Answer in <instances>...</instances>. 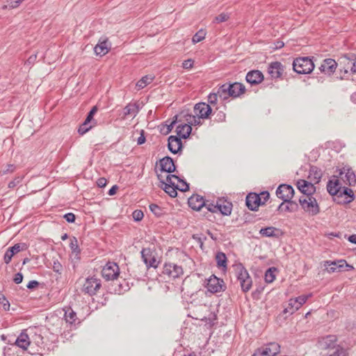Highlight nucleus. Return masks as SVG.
Instances as JSON below:
<instances>
[{"mask_svg":"<svg viewBox=\"0 0 356 356\" xmlns=\"http://www.w3.org/2000/svg\"><path fill=\"white\" fill-rule=\"evenodd\" d=\"M327 191L338 204H346L352 202L355 199L353 190L342 186L338 177L336 175H333L327 181Z\"/></svg>","mask_w":356,"mask_h":356,"instance_id":"f257e3e1","label":"nucleus"},{"mask_svg":"<svg viewBox=\"0 0 356 356\" xmlns=\"http://www.w3.org/2000/svg\"><path fill=\"white\" fill-rule=\"evenodd\" d=\"M337 337L335 335H327L319 341V344L323 349H334L332 354L329 356H346L348 355V349L341 345L337 344Z\"/></svg>","mask_w":356,"mask_h":356,"instance_id":"f03ea898","label":"nucleus"},{"mask_svg":"<svg viewBox=\"0 0 356 356\" xmlns=\"http://www.w3.org/2000/svg\"><path fill=\"white\" fill-rule=\"evenodd\" d=\"M314 67V63L309 57H298L293 61V70L300 74L311 73Z\"/></svg>","mask_w":356,"mask_h":356,"instance_id":"7ed1b4c3","label":"nucleus"},{"mask_svg":"<svg viewBox=\"0 0 356 356\" xmlns=\"http://www.w3.org/2000/svg\"><path fill=\"white\" fill-rule=\"evenodd\" d=\"M356 59V54L353 53L347 54L339 58L338 63L339 79H344L347 78L349 70L351 72L353 61Z\"/></svg>","mask_w":356,"mask_h":356,"instance_id":"20e7f679","label":"nucleus"},{"mask_svg":"<svg viewBox=\"0 0 356 356\" xmlns=\"http://www.w3.org/2000/svg\"><path fill=\"white\" fill-rule=\"evenodd\" d=\"M298 202L302 209L309 216H314L320 213L319 205L313 195L309 197L302 195L299 197Z\"/></svg>","mask_w":356,"mask_h":356,"instance_id":"39448f33","label":"nucleus"},{"mask_svg":"<svg viewBox=\"0 0 356 356\" xmlns=\"http://www.w3.org/2000/svg\"><path fill=\"white\" fill-rule=\"evenodd\" d=\"M236 277L240 282L241 290L243 292H248L252 287V280L248 270L242 264H238L236 266Z\"/></svg>","mask_w":356,"mask_h":356,"instance_id":"423d86ee","label":"nucleus"},{"mask_svg":"<svg viewBox=\"0 0 356 356\" xmlns=\"http://www.w3.org/2000/svg\"><path fill=\"white\" fill-rule=\"evenodd\" d=\"M280 353V346L276 342H270L258 348L252 356H277Z\"/></svg>","mask_w":356,"mask_h":356,"instance_id":"0eeeda50","label":"nucleus"},{"mask_svg":"<svg viewBox=\"0 0 356 356\" xmlns=\"http://www.w3.org/2000/svg\"><path fill=\"white\" fill-rule=\"evenodd\" d=\"M102 286L101 280L95 276L88 277L86 279L83 285L82 291L90 296L96 294L97 291Z\"/></svg>","mask_w":356,"mask_h":356,"instance_id":"6e6552de","label":"nucleus"},{"mask_svg":"<svg viewBox=\"0 0 356 356\" xmlns=\"http://www.w3.org/2000/svg\"><path fill=\"white\" fill-rule=\"evenodd\" d=\"M162 274L168 276L170 279L180 277L184 274V270L181 266L174 263H165L163 265Z\"/></svg>","mask_w":356,"mask_h":356,"instance_id":"1a4fd4ad","label":"nucleus"},{"mask_svg":"<svg viewBox=\"0 0 356 356\" xmlns=\"http://www.w3.org/2000/svg\"><path fill=\"white\" fill-rule=\"evenodd\" d=\"M102 275L106 281H113L120 275V268L115 262H108L102 270Z\"/></svg>","mask_w":356,"mask_h":356,"instance_id":"9d476101","label":"nucleus"},{"mask_svg":"<svg viewBox=\"0 0 356 356\" xmlns=\"http://www.w3.org/2000/svg\"><path fill=\"white\" fill-rule=\"evenodd\" d=\"M208 291L212 293L225 291L227 289L223 280L217 277L216 275H211L207 282Z\"/></svg>","mask_w":356,"mask_h":356,"instance_id":"9b49d317","label":"nucleus"},{"mask_svg":"<svg viewBox=\"0 0 356 356\" xmlns=\"http://www.w3.org/2000/svg\"><path fill=\"white\" fill-rule=\"evenodd\" d=\"M294 193L293 188L289 184H280L276 190L277 197L282 200L284 202H289V200H292Z\"/></svg>","mask_w":356,"mask_h":356,"instance_id":"f8f14e48","label":"nucleus"},{"mask_svg":"<svg viewBox=\"0 0 356 356\" xmlns=\"http://www.w3.org/2000/svg\"><path fill=\"white\" fill-rule=\"evenodd\" d=\"M107 287L109 293L118 294L124 293L130 289L128 282L125 280H123L122 282H121L118 278L111 281V283Z\"/></svg>","mask_w":356,"mask_h":356,"instance_id":"ddd939ff","label":"nucleus"},{"mask_svg":"<svg viewBox=\"0 0 356 356\" xmlns=\"http://www.w3.org/2000/svg\"><path fill=\"white\" fill-rule=\"evenodd\" d=\"M338 67V63L332 58H325L318 67L319 70L325 75H332Z\"/></svg>","mask_w":356,"mask_h":356,"instance_id":"4468645a","label":"nucleus"},{"mask_svg":"<svg viewBox=\"0 0 356 356\" xmlns=\"http://www.w3.org/2000/svg\"><path fill=\"white\" fill-rule=\"evenodd\" d=\"M339 175L346 184L353 186L356 184V175L350 168L343 167L341 169H339Z\"/></svg>","mask_w":356,"mask_h":356,"instance_id":"2eb2a0df","label":"nucleus"},{"mask_svg":"<svg viewBox=\"0 0 356 356\" xmlns=\"http://www.w3.org/2000/svg\"><path fill=\"white\" fill-rule=\"evenodd\" d=\"M141 257L143 262L145 264L147 268H156L159 265V261H156L152 252L149 248H143L141 252Z\"/></svg>","mask_w":356,"mask_h":356,"instance_id":"dca6fc26","label":"nucleus"},{"mask_svg":"<svg viewBox=\"0 0 356 356\" xmlns=\"http://www.w3.org/2000/svg\"><path fill=\"white\" fill-rule=\"evenodd\" d=\"M195 114L202 119H207L212 112V108L209 104L204 102H200L194 106Z\"/></svg>","mask_w":356,"mask_h":356,"instance_id":"f3484780","label":"nucleus"},{"mask_svg":"<svg viewBox=\"0 0 356 356\" xmlns=\"http://www.w3.org/2000/svg\"><path fill=\"white\" fill-rule=\"evenodd\" d=\"M297 188L305 197L313 195L316 191V187L311 182L305 179H299L296 183Z\"/></svg>","mask_w":356,"mask_h":356,"instance_id":"a211bd4d","label":"nucleus"},{"mask_svg":"<svg viewBox=\"0 0 356 356\" xmlns=\"http://www.w3.org/2000/svg\"><path fill=\"white\" fill-rule=\"evenodd\" d=\"M284 71V66L279 61L272 62L268 67V72L272 79H277L282 78Z\"/></svg>","mask_w":356,"mask_h":356,"instance_id":"6ab92c4d","label":"nucleus"},{"mask_svg":"<svg viewBox=\"0 0 356 356\" xmlns=\"http://www.w3.org/2000/svg\"><path fill=\"white\" fill-rule=\"evenodd\" d=\"M245 204L251 211H257L259 207L262 205L259 195L255 193H250L245 199Z\"/></svg>","mask_w":356,"mask_h":356,"instance_id":"aec40b11","label":"nucleus"},{"mask_svg":"<svg viewBox=\"0 0 356 356\" xmlns=\"http://www.w3.org/2000/svg\"><path fill=\"white\" fill-rule=\"evenodd\" d=\"M344 264H346V261L343 259L333 261H325L323 266L329 273H332L344 270Z\"/></svg>","mask_w":356,"mask_h":356,"instance_id":"412c9836","label":"nucleus"},{"mask_svg":"<svg viewBox=\"0 0 356 356\" xmlns=\"http://www.w3.org/2000/svg\"><path fill=\"white\" fill-rule=\"evenodd\" d=\"M168 148L172 154L180 152L183 148V143L179 138L175 136H170L168 139Z\"/></svg>","mask_w":356,"mask_h":356,"instance_id":"4be33fe9","label":"nucleus"},{"mask_svg":"<svg viewBox=\"0 0 356 356\" xmlns=\"http://www.w3.org/2000/svg\"><path fill=\"white\" fill-rule=\"evenodd\" d=\"M159 165L161 172L171 173L176 170V166L173 159L168 156L159 160Z\"/></svg>","mask_w":356,"mask_h":356,"instance_id":"5701e85b","label":"nucleus"},{"mask_svg":"<svg viewBox=\"0 0 356 356\" xmlns=\"http://www.w3.org/2000/svg\"><path fill=\"white\" fill-rule=\"evenodd\" d=\"M205 199L197 194H193L188 200V206L195 211H200L203 209Z\"/></svg>","mask_w":356,"mask_h":356,"instance_id":"b1692460","label":"nucleus"},{"mask_svg":"<svg viewBox=\"0 0 356 356\" xmlns=\"http://www.w3.org/2000/svg\"><path fill=\"white\" fill-rule=\"evenodd\" d=\"M64 311V318L67 323L74 326L81 323V321L77 317L76 313L70 307H65Z\"/></svg>","mask_w":356,"mask_h":356,"instance_id":"393cba45","label":"nucleus"},{"mask_svg":"<svg viewBox=\"0 0 356 356\" xmlns=\"http://www.w3.org/2000/svg\"><path fill=\"white\" fill-rule=\"evenodd\" d=\"M218 212H220L223 216H229L232 213L233 204L230 201L225 199L217 200Z\"/></svg>","mask_w":356,"mask_h":356,"instance_id":"a878e982","label":"nucleus"},{"mask_svg":"<svg viewBox=\"0 0 356 356\" xmlns=\"http://www.w3.org/2000/svg\"><path fill=\"white\" fill-rule=\"evenodd\" d=\"M245 80L251 85H257L264 80V75L259 70H251L247 73Z\"/></svg>","mask_w":356,"mask_h":356,"instance_id":"bb28decb","label":"nucleus"},{"mask_svg":"<svg viewBox=\"0 0 356 356\" xmlns=\"http://www.w3.org/2000/svg\"><path fill=\"white\" fill-rule=\"evenodd\" d=\"M299 209L298 204L293 200L289 202H282L277 207L279 211L296 212Z\"/></svg>","mask_w":356,"mask_h":356,"instance_id":"cd10ccee","label":"nucleus"},{"mask_svg":"<svg viewBox=\"0 0 356 356\" xmlns=\"http://www.w3.org/2000/svg\"><path fill=\"white\" fill-rule=\"evenodd\" d=\"M192 131V127L188 124H179L176 128L177 136L181 140L186 139L189 137Z\"/></svg>","mask_w":356,"mask_h":356,"instance_id":"c85d7f7f","label":"nucleus"},{"mask_svg":"<svg viewBox=\"0 0 356 356\" xmlns=\"http://www.w3.org/2000/svg\"><path fill=\"white\" fill-rule=\"evenodd\" d=\"M29 344L30 340L29 335L26 332H22L15 340V342L13 345L21 348L23 350H26Z\"/></svg>","mask_w":356,"mask_h":356,"instance_id":"c756f323","label":"nucleus"},{"mask_svg":"<svg viewBox=\"0 0 356 356\" xmlns=\"http://www.w3.org/2000/svg\"><path fill=\"white\" fill-rule=\"evenodd\" d=\"M229 88H230L231 97L233 98H236V97H239L241 95L243 94L245 91V86L238 82L229 83Z\"/></svg>","mask_w":356,"mask_h":356,"instance_id":"7c9ffc66","label":"nucleus"},{"mask_svg":"<svg viewBox=\"0 0 356 356\" xmlns=\"http://www.w3.org/2000/svg\"><path fill=\"white\" fill-rule=\"evenodd\" d=\"M140 108L137 102L129 103L123 108V116L122 118L125 119L128 115H133L135 117L139 112Z\"/></svg>","mask_w":356,"mask_h":356,"instance_id":"2f4dec72","label":"nucleus"},{"mask_svg":"<svg viewBox=\"0 0 356 356\" xmlns=\"http://www.w3.org/2000/svg\"><path fill=\"white\" fill-rule=\"evenodd\" d=\"M109 49L108 40H104L103 41H99L98 44H96L94 47V51L96 55L103 56L108 52Z\"/></svg>","mask_w":356,"mask_h":356,"instance_id":"473e14b6","label":"nucleus"},{"mask_svg":"<svg viewBox=\"0 0 356 356\" xmlns=\"http://www.w3.org/2000/svg\"><path fill=\"white\" fill-rule=\"evenodd\" d=\"M322 176H323V172H322L321 169H320L319 168H318L315 165L310 166L309 171V176H308V177L310 179L315 181L316 183H318L320 181V180L321 179Z\"/></svg>","mask_w":356,"mask_h":356,"instance_id":"72a5a7b5","label":"nucleus"},{"mask_svg":"<svg viewBox=\"0 0 356 356\" xmlns=\"http://www.w3.org/2000/svg\"><path fill=\"white\" fill-rule=\"evenodd\" d=\"M168 120L165 124H162L160 127V132L163 135L170 134L175 124L177 122V115L174 116L172 120L168 123Z\"/></svg>","mask_w":356,"mask_h":356,"instance_id":"f704fd0d","label":"nucleus"},{"mask_svg":"<svg viewBox=\"0 0 356 356\" xmlns=\"http://www.w3.org/2000/svg\"><path fill=\"white\" fill-rule=\"evenodd\" d=\"M280 232V229L276 227H266L261 228L259 231V234L262 236L277 238L279 236V235L276 232Z\"/></svg>","mask_w":356,"mask_h":356,"instance_id":"c9c22d12","label":"nucleus"},{"mask_svg":"<svg viewBox=\"0 0 356 356\" xmlns=\"http://www.w3.org/2000/svg\"><path fill=\"white\" fill-rule=\"evenodd\" d=\"M216 261L217 266L222 270H226L227 267V258L226 254L222 252H218L216 254Z\"/></svg>","mask_w":356,"mask_h":356,"instance_id":"e433bc0d","label":"nucleus"},{"mask_svg":"<svg viewBox=\"0 0 356 356\" xmlns=\"http://www.w3.org/2000/svg\"><path fill=\"white\" fill-rule=\"evenodd\" d=\"M70 248L74 258L80 259L81 249L79 248L78 240L75 236L70 238Z\"/></svg>","mask_w":356,"mask_h":356,"instance_id":"4c0bfd02","label":"nucleus"},{"mask_svg":"<svg viewBox=\"0 0 356 356\" xmlns=\"http://www.w3.org/2000/svg\"><path fill=\"white\" fill-rule=\"evenodd\" d=\"M218 94L220 99L225 100L231 97L230 88L229 83H224L218 88Z\"/></svg>","mask_w":356,"mask_h":356,"instance_id":"58836bf2","label":"nucleus"},{"mask_svg":"<svg viewBox=\"0 0 356 356\" xmlns=\"http://www.w3.org/2000/svg\"><path fill=\"white\" fill-rule=\"evenodd\" d=\"M165 184V186L163 187V191L168 193L170 197H175L177 195V190H179V186L175 183Z\"/></svg>","mask_w":356,"mask_h":356,"instance_id":"ea45409f","label":"nucleus"},{"mask_svg":"<svg viewBox=\"0 0 356 356\" xmlns=\"http://www.w3.org/2000/svg\"><path fill=\"white\" fill-rule=\"evenodd\" d=\"M154 76L152 75H145L143 76L136 84L138 90H140L146 87L148 84L151 83L154 80Z\"/></svg>","mask_w":356,"mask_h":356,"instance_id":"a19ab883","label":"nucleus"},{"mask_svg":"<svg viewBox=\"0 0 356 356\" xmlns=\"http://www.w3.org/2000/svg\"><path fill=\"white\" fill-rule=\"evenodd\" d=\"M149 210L154 213V215L160 218L165 214V211L163 208L161 207L156 204H150L149 205Z\"/></svg>","mask_w":356,"mask_h":356,"instance_id":"79ce46f5","label":"nucleus"},{"mask_svg":"<svg viewBox=\"0 0 356 356\" xmlns=\"http://www.w3.org/2000/svg\"><path fill=\"white\" fill-rule=\"evenodd\" d=\"M27 245L24 243H16L13 246L8 248L7 250L11 252L14 256L18 252L26 250L27 249Z\"/></svg>","mask_w":356,"mask_h":356,"instance_id":"37998d69","label":"nucleus"},{"mask_svg":"<svg viewBox=\"0 0 356 356\" xmlns=\"http://www.w3.org/2000/svg\"><path fill=\"white\" fill-rule=\"evenodd\" d=\"M277 270L275 267L269 268L265 273V281L267 283H272L275 280V272Z\"/></svg>","mask_w":356,"mask_h":356,"instance_id":"c03bdc74","label":"nucleus"},{"mask_svg":"<svg viewBox=\"0 0 356 356\" xmlns=\"http://www.w3.org/2000/svg\"><path fill=\"white\" fill-rule=\"evenodd\" d=\"M218 207L217 202L214 203L212 201L205 200L203 208L206 209L207 212L218 213Z\"/></svg>","mask_w":356,"mask_h":356,"instance_id":"a18cd8bd","label":"nucleus"},{"mask_svg":"<svg viewBox=\"0 0 356 356\" xmlns=\"http://www.w3.org/2000/svg\"><path fill=\"white\" fill-rule=\"evenodd\" d=\"M217 320V315L215 312H211L208 317L204 316L202 318V321H205L207 324L212 327L215 324V321Z\"/></svg>","mask_w":356,"mask_h":356,"instance_id":"49530a36","label":"nucleus"},{"mask_svg":"<svg viewBox=\"0 0 356 356\" xmlns=\"http://www.w3.org/2000/svg\"><path fill=\"white\" fill-rule=\"evenodd\" d=\"M293 300H294V298H291L289 300L288 307L284 309V313L293 314L296 311H297L299 309V307H298L296 304L292 302Z\"/></svg>","mask_w":356,"mask_h":356,"instance_id":"de8ad7c7","label":"nucleus"},{"mask_svg":"<svg viewBox=\"0 0 356 356\" xmlns=\"http://www.w3.org/2000/svg\"><path fill=\"white\" fill-rule=\"evenodd\" d=\"M157 177H158V179L162 184V185L165 186V184H169V185H171L170 183H175V181H173L172 180V179L174 178V179H177L178 176H177L175 175H168L166 177V181H164V180L163 179L162 175L160 174H157Z\"/></svg>","mask_w":356,"mask_h":356,"instance_id":"09e8293b","label":"nucleus"},{"mask_svg":"<svg viewBox=\"0 0 356 356\" xmlns=\"http://www.w3.org/2000/svg\"><path fill=\"white\" fill-rule=\"evenodd\" d=\"M90 122H87L85 120L84 122L79 126L78 129V133L80 135H83L88 132L92 127V125H89Z\"/></svg>","mask_w":356,"mask_h":356,"instance_id":"8fccbe9b","label":"nucleus"},{"mask_svg":"<svg viewBox=\"0 0 356 356\" xmlns=\"http://www.w3.org/2000/svg\"><path fill=\"white\" fill-rule=\"evenodd\" d=\"M205 35H206V33L202 29L200 30L198 32H197L193 36V38H192L193 43L196 44V43L202 41V40L204 39Z\"/></svg>","mask_w":356,"mask_h":356,"instance_id":"3c124183","label":"nucleus"},{"mask_svg":"<svg viewBox=\"0 0 356 356\" xmlns=\"http://www.w3.org/2000/svg\"><path fill=\"white\" fill-rule=\"evenodd\" d=\"M188 118H187L186 120H187L188 124L191 125V127L192 125L197 126V125H200L202 124V122L200 121L201 118H199V117L197 116L196 115H189Z\"/></svg>","mask_w":356,"mask_h":356,"instance_id":"603ef678","label":"nucleus"},{"mask_svg":"<svg viewBox=\"0 0 356 356\" xmlns=\"http://www.w3.org/2000/svg\"><path fill=\"white\" fill-rule=\"evenodd\" d=\"M308 297L309 296L305 295L300 296L294 298V300H293L292 302L296 304V305L300 308L302 305H304L306 302V301L308 299Z\"/></svg>","mask_w":356,"mask_h":356,"instance_id":"864d4df0","label":"nucleus"},{"mask_svg":"<svg viewBox=\"0 0 356 356\" xmlns=\"http://www.w3.org/2000/svg\"><path fill=\"white\" fill-rule=\"evenodd\" d=\"M214 121L218 122H222L225 120L226 115L223 111H218L213 113Z\"/></svg>","mask_w":356,"mask_h":356,"instance_id":"5fc2aeb1","label":"nucleus"},{"mask_svg":"<svg viewBox=\"0 0 356 356\" xmlns=\"http://www.w3.org/2000/svg\"><path fill=\"white\" fill-rule=\"evenodd\" d=\"M177 181L180 183L179 190L182 192H186L189 190V184L184 180L178 177Z\"/></svg>","mask_w":356,"mask_h":356,"instance_id":"6e6d98bb","label":"nucleus"},{"mask_svg":"<svg viewBox=\"0 0 356 356\" xmlns=\"http://www.w3.org/2000/svg\"><path fill=\"white\" fill-rule=\"evenodd\" d=\"M0 304L2 305L5 311L10 309V302L3 294H0Z\"/></svg>","mask_w":356,"mask_h":356,"instance_id":"4d7b16f0","label":"nucleus"},{"mask_svg":"<svg viewBox=\"0 0 356 356\" xmlns=\"http://www.w3.org/2000/svg\"><path fill=\"white\" fill-rule=\"evenodd\" d=\"M229 18V15L227 13H221L216 16L214 19V22L216 23H221L228 20Z\"/></svg>","mask_w":356,"mask_h":356,"instance_id":"13d9d810","label":"nucleus"},{"mask_svg":"<svg viewBox=\"0 0 356 356\" xmlns=\"http://www.w3.org/2000/svg\"><path fill=\"white\" fill-rule=\"evenodd\" d=\"M132 217L136 222H139L143 218L144 213L141 210L137 209L132 213Z\"/></svg>","mask_w":356,"mask_h":356,"instance_id":"bf43d9fd","label":"nucleus"},{"mask_svg":"<svg viewBox=\"0 0 356 356\" xmlns=\"http://www.w3.org/2000/svg\"><path fill=\"white\" fill-rule=\"evenodd\" d=\"M24 0H7L8 6L9 9H14L17 7L23 2Z\"/></svg>","mask_w":356,"mask_h":356,"instance_id":"052dcab7","label":"nucleus"},{"mask_svg":"<svg viewBox=\"0 0 356 356\" xmlns=\"http://www.w3.org/2000/svg\"><path fill=\"white\" fill-rule=\"evenodd\" d=\"M97 111V106H93L90 111L88 113L86 120L87 122H90L94 117V115Z\"/></svg>","mask_w":356,"mask_h":356,"instance_id":"680f3d73","label":"nucleus"},{"mask_svg":"<svg viewBox=\"0 0 356 356\" xmlns=\"http://www.w3.org/2000/svg\"><path fill=\"white\" fill-rule=\"evenodd\" d=\"M64 219L69 223H73L75 222L76 216L73 213H67L63 216Z\"/></svg>","mask_w":356,"mask_h":356,"instance_id":"e2e57ef3","label":"nucleus"},{"mask_svg":"<svg viewBox=\"0 0 356 356\" xmlns=\"http://www.w3.org/2000/svg\"><path fill=\"white\" fill-rule=\"evenodd\" d=\"M260 200L262 202V205L264 204L270 198V193L268 191H263L259 194Z\"/></svg>","mask_w":356,"mask_h":356,"instance_id":"0e129e2a","label":"nucleus"},{"mask_svg":"<svg viewBox=\"0 0 356 356\" xmlns=\"http://www.w3.org/2000/svg\"><path fill=\"white\" fill-rule=\"evenodd\" d=\"M218 92L216 93H211L208 96V102L211 104H216L218 100Z\"/></svg>","mask_w":356,"mask_h":356,"instance_id":"69168bd1","label":"nucleus"},{"mask_svg":"<svg viewBox=\"0 0 356 356\" xmlns=\"http://www.w3.org/2000/svg\"><path fill=\"white\" fill-rule=\"evenodd\" d=\"M23 278H24L23 274L22 273H17L14 276L13 282L15 284H19L22 282Z\"/></svg>","mask_w":356,"mask_h":356,"instance_id":"338daca9","label":"nucleus"},{"mask_svg":"<svg viewBox=\"0 0 356 356\" xmlns=\"http://www.w3.org/2000/svg\"><path fill=\"white\" fill-rule=\"evenodd\" d=\"M193 65V60L192 59L186 60L182 63V67L184 69H186V70L192 68Z\"/></svg>","mask_w":356,"mask_h":356,"instance_id":"774afa93","label":"nucleus"}]
</instances>
